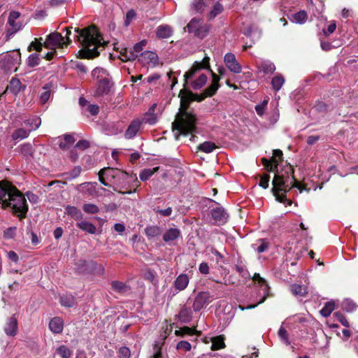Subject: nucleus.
<instances>
[{
  "label": "nucleus",
  "mask_w": 358,
  "mask_h": 358,
  "mask_svg": "<svg viewBox=\"0 0 358 358\" xmlns=\"http://www.w3.org/2000/svg\"><path fill=\"white\" fill-rule=\"evenodd\" d=\"M209 59L205 57L202 62H195L191 69L184 75L185 86L190 85L194 90L201 89L206 83L208 77L203 71H209L212 74V82L205 90V95L211 96L218 90L220 77L209 69Z\"/></svg>",
  "instance_id": "nucleus-1"
},
{
  "label": "nucleus",
  "mask_w": 358,
  "mask_h": 358,
  "mask_svg": "<svg viewBox=\"0 0 358 358\" xmlns=\"http://www.w3.org/2000/svg\"><path fill=\"white\" fill-rule=\"evenodd\" d=\"M272 184V192L276 200L281 203L287 201V205H291L292 201L286 199L285 194L292 187H297L300 192L303 189L302 185L295 180L290 165H286L281 171L276 170Z\"/></svg>",
  "instance_id": "nucleus-2"
},
{
  "label": "nucleus",
  "mask_w": 358,
  "mask_h": 358,
  "mask_svg": "<svg viewBox=\"0 0 358 358\" xmlns=\"http://www.w3.org/2000/svg\"><path fill=\"white\" fill-rule=\"evenodd\" d=\"M76 38L83 48V57L87 59L97 57L98 49L103 48L105 41L99 35L95 27L92 26L83 29H75Z\"/></svg>",
  "instance_id": "nucleus-3"
},
{
  "label": "nucleus",
  "mask_w": 358,
  "mask_h": 358,
  "mask_svg": "<svg viewBox=\"0 0 358 358\" xmlns=\"http://www.w3.org/2000/svg\"><path fill=\"white\" fill-rule=\"evenodd\" d=\"M191 96L192 94L181 96L180 111L172 124L176 139H178L180 135H187L195 131L196 118L194 114L187 110Z\"/></svg>",
  "instance_id": "nucleus-4"
},
{
  "label": "nucleus",
  "mask_w": 358,
  "mask_h": 358,
  "mask_svg": "<svg viewBox=\"0 0 358 358\" xmlns=\"http://www.w3.org/2000/svg\"><path fill=\"white\" fill-rule=\"evenodd\" d=\"M10 207L13 212L20 218L25 217L28 206L24 195L15 187H13L9 196L3 208Z\"/></svg>",
  "instance_id": "nucleus-5"
},
{
  "label": "nucleus",
  "mask_w": 358,
  "mask_h": 358,
  "mask_svg": "<svg viewBox=\"0 0 358 358\" xmlns=\"http://www.w3.org/2000/svg\"><path fill=\"white\" fill-rule=\"evenodd\" d=\"M92 76L96 80L94 96H101L108 94L110 91L113 83L107 70L96 67L92 71Z\"/></svg>",
  "instance_id": "nucleus-6"
},
{
  "label": "nucleus",
  "mask_w": 358,
  "mask_h": 358,
  "mask_svg": "<svg viewBox=\"0 0 358 358\" xmlns=\"http://www.w3.org/2000/svg\"><path fill=\"white\" fill-rule=\"evenodd\" d=\"M71 43V39L69 36H67V41H65L64 37L61 34L55 31L47 36L43 45L50 50L64 49Z\"/></svg>",
  "instance_id": "nucleus-7"
},
{
  "label": "nucleus",
  "mask_w": 358,
  "mask_h": 358,
  "mask_svg": "<svg viewBox=\"0 0 358 358\" xmlns=\"http://www.w3.org/2000/svg\"><path fill=\"white\" fill-rule=\"evenodd\" d=\"M21 55L20 52H12L3 57L0 62V66L7 73H11L17 70Z\"/></svg>",
  "instance_id": "nucleus-8"
},
{
  "label": "nucleus",
  "mask_w": 358,
  "mask_h": 358,
  "mask_svg": "<svg viewBox=\"0 0 358 358\" xmlns=\"http://www.w3.org/2000/svg\"><path fill=\"white\" fill-rule=\"evenodd\" d=\"M21 13L18 11H11L9 13L8 19V24L10 28L6 31V38L10 39L16 32L20 31L24 27L22 22L18 20L20 17Z\"/></svg>",
  "instance_id": "nucleus-9"
},
{
  "label": "nucleus",
  "mask_w": 358,
  "mask_h": 358,
  "mask_svg": "<svg viewBox=\"0 0 358 358\" xmlns=\"http://www.w3.org/2000/svg\"><path fill=\"white\" fill-rule=\"evenodd\" d=\"M213 295L208 292H199L194 298L192 308L195 312L201 310L215 300Z\"/></svg>",
  "instance_id": "nucleus-10"
},
{
  "label": "nucleus",
  "mask_w": 358,
  "mask_h": 358,
  "mask_svg": "<svg viewBox=\"0 0 358 358\" xmlns=\"http://www.w3.org/2000/svg\"><path fill=\"white\" fill-rule=\"evenodd\" d=\"M224 62L227 69L231 73L238 74L242 72V66L237 61L234 54L227 53L224 57Z\"/></svg>",
  "instance_id": "nucleus-11"
},
{
  "label": "nucleus",
  "mask_w": 358,
  "mask_h": 358,
  "mask_svg": "<svg viewBox=\"0 0 358 358\" xmlns=\"http://www.w3.org/2000/svg\"><path fill=\"white\" fill-rule=\"evenodd\" d=\"M138 61L143 66L155 67L158 64V55L152 51H145L141 52L138 57Z\"/></svg>",
  "instance_id": "nucleus-12"
},
{
  "label": "nucleus",
  "mask_w": 358,
  "mask_h": 358,
  "mask_svg": "<svg viewBox=\"0 0 358 358\" xmlns=\"http://www.w3.org/2000/svg\"><path fill=\"white\" fill-rule=\"evenodd\" d=\"M252 279L254 281L258 282V283L262 287L264 296L257 303L253 305H249L246 308H245V309H252L255 308L257 305L263 303L266 300L267 296L268 295L269 287L265 279L262 278L259 273H255L254 276L252 277Z\"/></svg>",
  "instance_id": "nucleus-13"
},
{
  "label": "nucleus",
  "mask_w": 358,
  "mask_h": 358,
  "mask_svg": "<svg viewBox=\"0 0 358 358\" xmlns=\"http://www.w3.org/2000/svg\"><path fill=\"white\" fill-rule=\"evenodd\" d=\"M142 121L140 118L134 119L124 132V138L128 140L134 138L142 128Z\"/></svg>",
  "instance_id": "nucleus-14"
},
{
  "label": "nucleus",
  "mask_w": 358,
  "mask_h": 358,
  "mask_svg": "<svg viewBox=\"0 0 358 358\" xmlns=\"http://www.w3.org/2000/svg\"><path fill=\"white\" fill-rule=\"evenodd\" d=\"M213 4V0H194L192 8L196 12L203 13L208 10Z\"/></svg>",
  "instance_id": "nucleus-15"
},
{
  "label": "nucleus",
  "mask_w": 358,
  "mask_h": 358,
  "mask_svg": "<svg viewBox=\"0 0 358 358\" xmlns=\"http://www.w3.org/2000/svg\"><path fill=\"white\" fill-rule=\"evenodd\" d=\"M13 187L11 184L6 181L0 182V204L2 205L3 208L9 196Z\"/></svg>",
  "instance_id": "nucleus-16"
},
{
  "label": "nucleus",
  "mask_w": 358,
  "mask_h": 358,
  "mask_svg": "<svg viewBox=\"0 0 358 358\" xmlns=\"http://www.w3.org/2000/svg\"><path fill=\"white\" fill-rule=\"evenodd\" d=\"M17 320L14 316H12L7 320L3 329L8 336H15L17 334Z\"/></svg>",
  "instance_id": "nucleus-17"
},
{
  "label": "nucleus",
  "mask_w": 358,
  "mask_h": 358,
  "mask_svg": "<svg viewBox=\"0 0 358 358\" xmlns=\"http://www.w3.org/2000/svg\"><path fill=\"white\" fill-rule=\"evenodd\" d=\"M211 215L214 220L220 224L227 222L228 215L222 207H216L212 209Z\"/></svg>",
  "instance_id": "nucleus-18"
},
{
  "label": "nucleus",
  "mask_w": 358,
  "mask_h": 358,
  "mask_svg": "<svg viewBox=\"0 0 358 358\" xmlns=\"http://www.w3.org/2000/svg\"><path fill=\"white\" fill-rule=\"evenodd\" d=\"M257 68L259 72L264 74H271L275 71V64L268 60L262 61L258 64Z\"/></svg>",
  "instance_id": "nucleus-19"
},
{
  "label": "nucleus",
  "mask_w": 358,
  "mask_h": 358,
  "mask_svg": "<svg viewBox=\"0 0 358 358\" xmlns=\"http://www.w3.org/2000/svg\"><path fill=\"white\" fill-rule=\"evenodd\" d=\"M49 328L54 334L62 333L64 328L63 320L59 317H53L49 322Z\"/></svg>",
  "instance_id": "nucleus-20"
},
{
  "label": "nucleus",
  "mask_w": 358,
  "mask_h": 358,
  "mask_svg": "<svg viewBox=\"0 0 358 358\" xmlns=\"http://www.w3.org/2000/svg\"><path fill=\"white\" fill-rule=\"evenodd\" d=\"M41 124V120L40 117L34 116L24 120L22 125L30 132L33 130L37 129L40 127Z\"/></svg>",
  "instance_id": "nucleus-21"
},
{
  "label": "nucleus",
  "mask_w": 358,
  "mask_h": 358,
  "mask_svg": "<svg viewBox=\"0 0 358 358\" xmlns=\"http://www.w3.org/2000/svg\"><path fill=\"white\" fill-rule=\"evenodd\" d=\"M189 278L187 274L179 275L174 281V286L178 291L184 290L188 285Z\"/></svg>",
  "instance_id": "nucleus-22"
},
{
  "label": "nucleus",
  "mask_w": 358,
  "mask_h": 358,
  "mask_svg": "<svg viewBox=\"0 0 358 358\" xmlns=\"http://www.w3.org/2000/svg\"><path fill=\"white\" fill-rule=\"evenodd\" d=\"M117 172V171L116 169H111V168H109V167H106V168L102 169L99 172V181L103 185L108 186V184L105 180L104 176H106L107 178H108V177L114 178L115 176V174H116Z\"/></svg>",
  "instance_id": "nucleus-23"
},
{
  "label": "nucleus",
  "mask_w": 358,
  "mask_h": 358,
  "mask_svg": "<svg viewBox=\"0 0 358 358\" xmlns=\"http://www.w3.org/2000/svg\"><path fill=\"white\" fill-rule=\"evenodd\" d=\"M180 236V231L178 228H170L167 229L164 235L163 240L166 243L176 241Z\"/></svg>",
  "instance_id": "nucleus-24"
},
{
  "label": "nucleus",
  "mask_w": 358,
  "mask_h": 358,
  "mask_svg": "<svg viewBox=\"0 0 358 358\" xmlns=\"http://www.w3.org/2000/svg\"><path fill=\"white\" fill-rule=\"evenodd\" d=\"M173 34L172 28L167 24L160 25L157 28L156 35L159 38H167Z\"/></svg>",
  "instance_id": "nucleus-25"
},
{
  "label": "nucleus",
  "mask_w": 358,
  "mask_h": 358,
  "mask_svg": "<svg viewBox=\"0 0 358 358\" xmlns=\"http://www.w3.org/2000/svg\"><path fill=\"white\" fill-rule=\"evenodd\" d=\"M192 318V311L189 307L184 306L179 314L178 319L183 323H188L191 321Z\"/></svg>",
  "instance_id": "nucleus-26"
},
{
  "label": "nucleus",
  "mask_w": 358,
  "mask_h": 358,
  "mask_svg": "<svg viewBox=\"0 0 358 358\" xmlns=\"http://www.w3.org/2000/svg\"><path fill=\"white\" fill-rule=\"evenodd\" d=\"M65 213L76 220H80L83 218V213L81 210L76 206H66L65 207Z\"/></svg>",
  "instance_id": "nucleus-27"
},
{
  "label": "nucleus",
  "mask_w": 358,
  "mask_h": 358,
  "mask_svg": "<svg viewBox=\"0 0 358 358\" xmlns=\"http://www.w3.org/2000/svg\"><path fill=\"white\" fill-rule=\"evenodd\" d=\"M145 234L149 239L154 238L161 235L162 229L157 225H150L145 227Z\"/></svg>",
  "instance_id": "nucleus-28"
},
{
  "label": "nucleus",
  "mask_w": 358,
  "mask_h": 358,
  "mask_svg": "<svg viewBox=\"0 0 358 358\" xmlns=\"http://www.w3.org/2000/svg\"><path fill=\"white\" fill-rule=\"evenodd\" d=\"M209 10L208 19L212 20L220 14L223 11L224 8L220 3L216 2L215 0H213V4Z\"/></svg>",
  "instance_id": "nucleus-29"
},
{
  "label": "nucleus",
  "mask_w": 358,
  "mask_h": 358,
  "mask_svg": "<svg viewBox=\"0 0 358 358\" xmlns=\"http://www.w3.org/2000/svg\"><path fill=\"white\" fill-rule=\"evenodd\" d=\"M52 85L48 83L45 85L42 88V92L40 94L39 100L42 104H45L50 99L51 95Z\"/></svg>",
  "instance_id": "nucleus-30"
},
{
  "label": "nucleus",
  "mask_w": 358,
  "mask_h": 358,
  "mask_svg": "<svg viewBox=\"0 0 358 358\" xmlns=\"http://www.w3.org/2000/svg\"><path fill=\"white\" fill-rule=\"evenodd\" d=\"M138 55L131 49L124 48L120 52V59L123 62L136 59Z\"/></svg>",
  "instance_id": "nucleus-31"
},
{
  "label": "nucleus",
  "mask_w": 358,
  "mask_h": 358,
  "mask_svg": "<svg viewBox=\"0 0 358 358\" xmlns=\"http://www.w3.org/2000/svg\"><path fill=\"white\" fill-rule=\"evenodd\" d=\"M284 83L285 78L280 73H277L271 80L272 87L275 92L279 91L284 85Z\"/></svg>",
  "instance_id": "nucleus-32"
},
{
  "label": "nucleus",
  "mask_w": 358,
  "mask_h": 358,
  "mask_svg": "<svg viewBox=\"0 0 358 358\" xmlns=\"http://www.w3.org/2000/svg\"><path fill=\"white\" fill-rule=\"evenodd\" d=\"M77 226L81 230L88 232L91 234H94L96 231V227L92 223L87 221L80 222L77 223Z\"/></svg>",
  "instance_id": "nucleus-33"
},
{
  "label": "nucleus",
  "mask_w": 358,
  "mask_h": 358,
  "mask_svg": "<svg viewBox=\"0 0 358 358\" xmlns=\"http://www.w3.org/2000/svg\"><path fill=\"white\" fill-rule=\"evenodd\" d=\"M111 287L115 292L120 294L126 293L130 290L129 286L120 281H113L111 282Z\"/></svg>",
  "instance_id": "nucleus-34"
},
{
  "label": "nucleus",
  "mask_w": 358,
  "mask_h": 358,
  "mask_svg": "<svg viewBox=\"0 0 358 358\" xmlns=\"http://www.w3.org/2000/svg\"><path fill=\"white\" fill-rule=\"evenodd\" d=\"M217 148L215 144L211 141H205L197 146V150L205 153H210Z\"/></svg>",
  "instance_id": "nucleus-35"
},
{
  "label": "nucleus",
  "mask_w": 358,
  "mask_h": 358,
  "mask_svg": "<svg viewBox=\"0 0 358 358\" xmlns=\"http://www.w3.org/2000/svg\"><path fill=\"white\" fill-rule=\"evenodd\" d=\"M60 303L62 306L71 308L76 304V299L71 294H65L60 297Z\"/></svg>",
  "instance_id": "nucleus-36"
},
{
  "label": "nucleus",
  "mask_w": 358,
  "mask_h": 358,
  "mask_svg": "<svg viewBox=\"0 0 358 358\" xmlns=\"http://www.w3.org/2000/svg\"><path fill=\"white\" fill-rule=\"evenodd\" d=\"M307 19V13L305 10H300L292 15V20L296 24H303L306 22Z\"/></svg>",
  "instance_id": "nucleus-37"
},
{
  "label": "nucleus",
  "mask_w": 358,
  "mask_h": 358,
  "mask_svg": "<svg viewBox=\"0 0 358 358\" xmlns=\"http://www.w3.org/2000/svg\"><path fill=\"white\" fill-rule=\"evenodd\" d=\"M290 290L296 296H304L307 294V288L298 284L292 285Z\"/></svg>",
  "instance_id": "nucleus-38"
},
{
  "label": "nucleus",
  "mask_w": 358,
  "mask_h": 358,
  "mask_svg": "<svg viewBox=\"0 0 358 358\" xmlns=\"http://www.w3.org/2000/svg\"><path fill=\"white\" fill-rule=\"evenodd\" d=\"M212 346L211 349L213 350H220L225 347L224 342V337L222 336H218L211 338Z\"/></svg>",
  "instance_id": "nucleus-39"
},
{
  "label": "nucleus",
  "mask_w": 358,
  "mask_h": 358,
  "mask_svg": "<svg viewBox=\"0 0 358 358\" xmlns=\"http://www.w3.org/2000/svg\"><path fill=\"white\" fill-rule=\"evenodd\" d=\"M159 167L157 166L153 169H145L142 170L139 174V178L142 181H146L150 177L153 176V174L158 171Z\"/></svg>",
  "instance_id": "nucleus-40"
},
{
  "label": "nucleus",
  "mask_w": 358,
  "mask_h": 358,
  "mask_svg": "<svg viewBox=\"0 0 358 358\" xmlns=\"http://www.w3.org/2000/svg\"><path fill=\"white\" fill-rule=\"evenodd\" d=\"M29 131L26 128H20L14 131L12 134L13 140H22L29 136Z\"/></svg>",
  "instance_id": "nucleus-41"
},
{
  "label": "nucleus",
  "mask_w": 358,
  "mask_h": 358,
  "mask_svg": "<svg viewBox=\"0 0 358 358\" xmlns=\"http://www.w3.org/2000/svg\"><path fill=\"white\" fill-rule=\"evenodd\" d=\"M210 26L202 23L194 35L199 38H203L208 34Z\"/></svg>",
  "instance_id": "nucleus-42"
},
{
  "label": "nucleus",
  "mask_w": 358,
  "mask_h": 358,
  "mask_svg": "<svg viewBox=\"0 0 358 358\" xmlns=\"http://www.w3.org/2000/svg\"><path fill=\"white\" fill-rule=\"evenodd\" d=\"M74 143V138L73 136L69 134H66L64 136L63 139H59V146L62 149H65L69 145H72Z\"/></svg>",
  "instance_id": "nucleus-43"
},
{
  "label": "nucleus",
  "mask_w": 358,
  "mask_h": 358,
  "mask_svg": "<svg viewBox=\"0 0 358 358\" xmlns=\"http://www.w3.org/2000/svg\"><path fill=\"white\" fill-rule=\"evenodd\" d=\"M335 308V304L334 301H329L325 303L324 307L321 309L320 313L324 317H329Z\"/></svg>",
  "instance_id": "nucleus-44"
},
{
  "label": "nucleus",
  "mask_w": 358,
  "mask_h": 358,
  "mask_svg": "<svg viewBox=\"0 0 358 358\" xmlns=\"http://www.w3.org/2000/svg\"><path fill=\"white\" fill-rule=\"evenodd\" d=\"M357 304L353 301L350 299H345L341 303L342 310L348 313L353 312L357 308Z\"/></svg>",
  "instance_id": "nucleus-45"
},
{
  "label": "nucleus",
  "mask_w": 358,
  "mask_h": 358,
  "mask_svg": "<svg viewBox=\"0 0 358 358\" xmlns=\"http://www.w3.org/2000/svg\"><path fill=\"white\" fill-rule=\"evenodd\" d=\"M201 24L202 22L201 21V20L193 18L187 26L188 31L194 34Z\"/></svg>",
  "instance_id": "nucleus-46"
},
{
  "label": "nucleus",
  "mask_w": 358,
  "mask_h": 358,
  "mask_svg": "<svg viewBox=\"0 0 358 358\" xmlns=\"http://www.w3.org/2000/svg\"><path fill=\"white\" fill-rule=\"evenodd\" d=\"M57 354H58L62 358H69L71 357L72 352L66 345H60L56 350Z\"/></svg>",
  "instance_id": "nucleus-47"
},
{
  "label": "nucleus",
  "mask_w": 358,
  "mask_h": 358,
  "mask_svg": "<svg viewBox=\"0 0 358 358\" xmlns=\"http://www.w3.org/2000/svg\"><path fill=\"white\" fill-rule=\"evenodd\" d=\"M83 210L88 214H96L99 211V207L94 203H85Z\"/></svg>",
  "instance_id": "nucleus-48"
},
{
  "label": "nucleus",
  "mask_w": 358,
  "mask_h": 358,
  "mask_svg": "<svg viewBox=\"0 0 358 358\" xmlns=\"http://www.w3.org/2000/svg\"><path fill=\"white\" fill-rule=\"evenodd\" d=\"M40 63V58L38 54L34 53L29 56L27 59V64L30 67L38 66Z\"/></svg>",
  "instance_id": "nucleus-49"
},
{
  "label": "nucleus",
  "mask_w": 358,
  "mask_h": 358,
  "mask_svg": "<svg viewBox=\"0 0 358 358\" xmlns=\"http://www.w3.org/2000/svg\"><path fill=\"white\" fill-rule=\"evenodd\" d=\"M278 334L280 340L287 345H289L290 344V341L288 337V333L284 327H281L279 329Z\"/></svg>",
  "instance_id": "nucleus-50"
},
{
  "label": "nucleus",
  "mask_w": 358,
  "mask_h": 358,
  "mask_svg": "<svg viewBox=\"0 0 358 358\" xmlns=\"http://www.w3.org/2000/svg\"><path fill=\"white\" fill-rule=\"evenodd\" d=\"M334 317L336 320L338 321L343 326L345 327H349L350 324L347 320V318L343 315V314L341 312H336L334 314Z\"/></svg>",
  "instance_id": "nucleus-51"
},
{
  "label": "nucleus",
  "mask_w": 358,
  "mask_h": 358,
  "mask_svg": "<svg viewBox=\"0 0 358 358\" xmlns=\"http://www.w3.org/2000/svg\"><path fill=\"white\" fill-rule=\"evenodd\" d=\"M268 99H264L261 103L255 106V110L258 115L262 116L264 114L265 109L267 106Z\"/></svg>",
  "instance_id": "nucleus-52"
},
{
  "label": "nucleus",
  "mask_w": 358,
  "mask_h": 358,
  "mask_svg": "<svg viewBox=\"0 0 358 358\" xmlns=\"http://www.w3.org/2000/svg\"><path fill=\"white\" fill-rule=\"evenodd\" d=\"M141 121H142V124H155L157 122V115H150L149 116H143L142 118H140Z\"/></svg>",
  "instance_id": "nucleus-53"
},
{
  "label": "nucleus",
  "mask_w": 358,
  "mask_h": 358,
  "mask_svg": "<svg viewBox=\"0 0 358 358\" xmlns=\"http://www.w3.org/2000/svg\"><path fill=\"white\" fill-rule=\"evenodd\" d=\"M236 271L242 275L244 278H250V274L244 265H236Z\"/></svg>",
  "instance_id": "nucleus-54"
},
{
  "label": "nucleus",
  "mask_w": 358,
  "mask_h": 358,
  "mask_svg": "<svg viewBox=\"0 0 358 358\" xmlns=\"http://www.w3.org/2000/svg\"><path fill=\"white\" fill-rule=\"evenodd\" d=\"M155 212L156 213H158L160 215L163 216V217H168V216H170L173 212V210H172V208L171 207H168L165 209H159L158 207L157 208H155L154 209Z\"/></svg>",
  "instance_id": "nucleus-55"
},
{
  "label": "nucleus",
  "mask_w": 358,
  "mask_h": 358,
  "mask_svg": "<svg viewBox=\"0 0 358 358\" xmlns=\"http://www.w3.org/2000/svg\"><path fill=\"white\" fill-rule=\"evenodd\" d=\"M118 356L120 358H130L131 352L129 348L122 347L119 349Z\"/></svg>",
  "instance_id": "nucleus-56"
},
{
  "label": "nucleus",
  "mask_w": 358,
  "mask_h": 358,
  "mask_svg": "<svg viewBox=\"0 0 358 358\" xmlns=\"http://www.w3.org/2000/svg\"><path fill=\"white\" fill-rule=\"evenodd\" d=\"M85 111L88 112L92 115H96L99 113V108L97 105L89 104Z\"/></svg>",
  "instance_id": "nucleus-57"
},
{
  "label": "nucleus",
  "mask_w": 358,
  "mask_h": 358,
  "mask_svg": "<svg viewBox=\"0 0 358 358\" xmlns=\"http://www.w3.org/2000/svg\"><path fill=\"white\" fill-rule=\"evenodd\" d=\"M260 242V245L255 248L258 253L264 252L268 248V243L265 239H261Z\"/></svg>",
  "instance_id": "nucleus-58"
},
{
  "label": "nucleus",
  "mask_w": 358,
  "mask_h": 358,
  "mask_svg": "<svg viewBox=\"0 0 358 358\" xmlns=\"http://www.w3.org/2000/svg\"><path fill=\"white\" fill-rule=\"evenodd\" d=\"M270 176L268 174H265L261 176L259 185L264 189H266L268 187V182Z\"/></svg>",
  "instance_id": "nucleus-59"
},
{
  "label": "nucleus",
  "mask_w": 358,
  "mask_h": 358,
  "mask_svg": "<svg viewBox=\"0 0 358 358\" xmlns=\"http://www.w3.org/2000/svg\"><path fill=\"white\" fill-rule=\"evenodd\" d=\"M177 349L189 351L191 350V344L187 341H181L177 344Z\"/></svg>",
  "instance_id": "nucleus-60"
},
{
  "label": "nucleus",
  "mask_w": 358,
  "mask_h": 358,
  "mask_svg": "<svg viewBox=\"0 0 358 358\" xmlns=\"http://www.w3.org/2000/svg\"><path fill=\"white\" fill-rule=\"evenodd\" d=\"M282 156V152L280 150H274L273 155L271 158L272 162L275 164V169H277L278 161L277 157L281 158Z\"/></svg>",
  "instance_id": "nucleus-61"
},
{
  "label": "nucleus",
  "mask_w": 358,
  "mask_h": 358,
  "mask_svg": "<svg viewBox=\"0 0 358 358\" xmlns=\"http://www.w3.org/2000/svg\"><path fill=\"white\" fill-rule=\"evenodd\" d=\"M146 45L145 41H141L139 43H137L133 48V51L138 55V53L142 51L144 46Z\"/></svg>",
  "instance_id": "nucleus-62"
},
{
  "label": "nucleus",
  "mask_w": 358,
  "mask_h": 358,
  "mask_svg": "<svg viewBox=\"0 0 358 358\" xmlns=\"http://www.w3.org/2000/svg\"><path fill=\"white\" fill-rule=\"evenodd\" d=\"M43 44L41 41L36 42H32L28 48V50L31 51V49L36 50L37 52H41L42 50Z\"/></svg>",
  "instance_id": "nucleus-63"
},
{
  "label": "nucleus",
  "mask_w": 358,
  "mask_h": 358,
  "mask_svg": "<svg viewBox=\"0 0 358 358\" xmlns=\"http://www.w3.org/2000/svg\"><path fill=\"white\" fill-rule=\"evenodd\" d=\"M209 270H210L209 266L206 262H202L201 264H200V265L199 266V271L201 273L205 274V275L208 274Z\"/></svg>",
  "instance_id": "nucleus-64"
}]
</instances>
